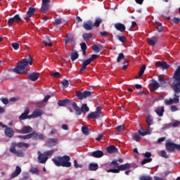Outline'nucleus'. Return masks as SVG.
Here are the masks:
<instances>
[{
	"label": "nucleus",
	"mask_w": 180,
	"mask_h": 180,
	"mask_svg": "<svg viewBox=\"0 0 180 180\" xmlns=\"http://www.w3.org/2000/svg\"><path fill=\"white\" fill-rule=\"evenodd\" d=\"M173 82H169V85L172 88L174 92V98L166 99L165 101V105H172V103H179V96L180 94V65L178 66L173 75Z\"/></svg>",
	"instance_id": "obj_1"
},
{
	"label": "nucleus",
	"mask_w": 180,
	"mask_h": 180,
	"mask_svg": "<svg viewBox=\"0 0 180 180\" xmlns=\"http://www.w3.org/2000/svg\"><path fill=\"white\" fill-rule=\"evenodd\" d=\"M32 65L33 64V61L32 60V56H29L28 59L24 58L22 62H19L16 68L13 69V71L15 72V74H26L27 72V70H26L27 65Z\"/></svg>",
	"instance_id": "obj_2"
},
{
	"label": "nucleus",
	"mask_w": 180,
	"mask_h": 180,
	"mask_svg": "<svg viewBox=\"0 0 180 180\" xmlns=\"http://www.w3.org/2000/svg\"><path fill=\"white\" fill-rule=\"evenodd\" d=\"M52 161L56 167H64L65 168H70L71 167V158L69 155L56 156L52 159Z\"/></svg>",
	"instance_id": "obj_3"
},
{
	"label": "nucleus",
	"mask_w": 180,
	"mask_h": 180,
	"mask_svg": "<svg viewBox=\"0 0 180 180\" xmlns=\"http://www.w3.org/2000/svg\"><path fill=\"white\" fill-rule=\"evenodd\" d=\"M18 139H21L22 140H30V139H32V140H44L46 136L43 134L39 135L36 131H33L27 135H19Z\"/></svg>",
	"instance_id": "obj_4"
},
{
	"label": "nucleus",
	"mask_w": 180,
	"mask_h": 180,
	"mask_svg": "<svg viewBox=\"0 0 180 180\" xmlns=\"http://www.w3.org/2000/svg\"><path fill=\"white\" fill-rule=\"evenodd\" d=\"M53 153H54V150L45 151L44 153H41L40 150L37 151L39 164H46L49 155H52Z\"/></svg>",
	"instance_id": "obj_5"
},
{
	"label": "nucleus",
	"mask_w": 180,
	"mask_h": 180,
	"mask_svg": "<svg viewBox=\"0 0 180 180\" xmlns=\"http://www.w3.org/2000/svg\"><path fill=\"white\" fill-rule=\"evenodd\" d=\"M165 148L169 153H174L175 150L180 151V144H176L172 141H167L165 142Z\"/></svg>",
	"instance_id": "obj_6"
},
{
	"label": "nucleus",
	"mask_w": 180,
	"mask_h": 180,
	"mask_svg": "<svg viewBox=\"0 0 180 180\" xmlns=\"http://www.w3.org/2000/svg\"><path fill=\"white\" fill-rule=\"evenodd\" d=\"M92 95V93L89 91H84L83 92L81 91H77L76 92V96L77 99L79 101H82V99H86V98H89Z\"/></svg>",
	"instance_id": "obj_7"
},
{
	"label": "nucleus",
	"mask_w": 180,
	"mask_h": 180,
	"mask_svg": "<svg viewBox=\"0 0 180 180\" xmlns=\"http://www.w3.org/2000/svg\"><path fill=\"white\" fill-rule=\"evenodd\" d=\"M29 113H22L20 117V120H25V119H32L33 117L34 119H36V117H39V116H41L43 113H32L31 115H27Z\"/></svg>",
	"instance_id": "obj_8"
},
{
	"label": "nucleus",
	"mask_w": 180,
	"mask_h": 180,
	"mask_svg": "<svg viewBox=\"0 0 180 180\" xmlns=\"http://www.w3.org/2000/svg\"><path fill=\"white\" fill-rule=\"evenodd\" d=\"M50 8V0H42L41 7L40 8V12L41 13H46L49 8Z\"/></svg>",
	"instance_id": "obj_9"
},
{
	"label": "nucleus",
	"mask_w": 180,
	"mask_h": 180,
	"mask_svg": "<svg viewBox=\"0 0 180 180\" xmlns=\"http://www.w3.org/2000/svg\"><path fill=\"white\" fill-rule=\"evenodd\" d=\"M9 151L12 154H14V155H16V157H20V158L25 157V153H23L22 150H17L15 146H11L9 148Z\"/></svg>",
	"instance_id": "obj_10"
},
{
	"label": "nucleus",
	"mask_w": 180,
	"mask_h": 180,
	"mask_svg": "<svg viewBox=\"0 0 180 180\" xmlns=\"http://www.w3.org/2000/svg\"><path fill=\"white\" fill-rule=\"evenodd\" d=\"M89 157H94V158H102L104 155L103 151L97 150L94 152H90L88 153Z\"/></svg>",
	"instance_id": "obj_11"
},
{
	"label": "nucleus",
	"mask_w": 180,
	"mask_h": 180,
	"mask_svg": "<svg viewBox=\"0 0 180 180\" xmlns=\"http://www.w3.org/2000/svg\"><path fill=\"white\" fill-rule=\"evenodd\" d=\"M18 133L21 134H30V133H33V128L30 126H24L21 130H18Z\"/></svg>",
	"instance_id": "obj_12"
},
{
	"label": "nucleus",
	"mask_w": 180,
	"mask_h": 180,
	"mask_svg": "<svg viewBox=\"0 0 180 180\" xmlns=\"http://www.w3.org/2000/svg\"><path fill=\"white\" fill-rule=\"evenodd\" d=\"M155 65L162 70H168L171 67V65H168L165 61H158L155 63Z\"/></svg>",
	"instance_id": "obj_13"
},
{
	"label": "nucleus",
	"mask_w": 180,
	"mask_h": 180,
	"mask_svg": "<svg viewBox=\"0 0 180 180\" xmlns=\"http://www.w3.org/2000/svg\"><path fill=\"white\" fill-rule=\"evenodd\" d=\"M34 12H36V8L34 7H30L27 12V16L25 17V20L29 22L30 18L34 15Z\"/></svg>",
	"instance_id": "obj_14"
},
{
	"label": "nucleus",
	"mask_w": 180,
	"mask_h": 180,
	"mask_svg": "<svg viewBox=\"0 0 180 180\" xmlns=\"http://www.w3.org/2000/svg\"><path fill=\"white\" fill-rule=\"evenodd\" d=\"M30 145H29V143H23V142H13L11 143V146L13 147H18V148H23V147H25V148H29Z\"/></svg>",
	"instance_id": "obj_15"
},
{
	"label": "nucleus",
	"mask_w": 180,
	"mask_h": 180,
	"mask_svg": "<svg viewBox=\"0 0 180 180\" xmlns=\"http://www.w3.org/2000/svg\"><path fill=\"white\" fill-rule=\"evenodd\" d=\"M65 46H67L68 44H75L74 43V35H72V34H66L65 39Z\"/></svg>",
	"instance_id": "obj_16"
},
{
	"label": "nucleus",
	"mask_w": 180,
	"mask_h": 180,
	"mask_svg": "<svg viewBox=\"0 0 180 180\" xmlns=\"http://www.w3.org/2000/svg\"><path fill=\"white\" fill-rule=\"evenodd\" d=\"M158 39H159L158 35L152 37L151 38L148 39V44H149V46L154 47V46L157 44V42L158 41Z\"/></svg>",
	"instance_id": "obj_17"
},
{
	"label": "nucleus",
	"mask_w": 180,
	"mask_h": 180,
	"mask_svg": "<svg viewBox=\"0 0 180 180\" xmlns=\"http://www.w3.org/2000/svg\"><path fill=\"white\" fill-rule=\"evenodd\" d=\"M83 27L85 30H92L94 29V23L91 20H88L83 23Z\"/></svg>",
	"instance_id": "obj_18"
},
{
	"label": "nucleus",
	"mask_w": 180,
	"mask_h": 180,
	"mask_svg": "<svg viewBox=\"0 0 180 180\" xmlns=\"http://www.w3.org/2000/svg\"><path fill=\"white\" fill-rule=\"evenodd\" d=\"M114 26L116 30H118V32H121V33H123V32L126 30V26H124V24L117 22L115 23Z\"/></svg>",
	"instance_id": "obj_19"
},
{
	"label": "nucleus",
	"mask_w": 180,
	"mask_h": 180,
	"mask_svg": "<svg viewBox=\"0 0 180 180\" xmlns=\"http://www.w3.org/2000/svg\"><path fill=\"white\" fill-rule=\"evenodd\" d=\"M58 143V139L57 138H51L47 140V144L49 147H54Z\"/></svg>",
	"instance_id": "obj_20"
},
{
	"label": "nucleus",
	"mask_w": 180,
	"mask_h": 180,
	"mask_svg": "<svg viewBox=\"0 0 180 180\" xmlns=\"http://www.w3.org/2000/svg\"><path fill=\"white\" fill-rule=\"evenodd\" d=\"M91 63H92V61L89 58L84 60L79 74H82V72H84V71H85V70H86V67H88V65H89V64H91Z\"/></svg>",
	"instance_id": "obj_21"
},
{
	"label": "nucleus",
	"mask_w": 180,
	"mask_h": 180,
	"mask_svg": "<svg viewBox=\"0 0 180 180\" xmlns=\"http://www.w3.org/2000/svg\"><path fill=\"white\" fill-rule=\"evenodd\" d=\"M71 103V100L65 99V100H60L58 101V106H70Z\"/></svg>",
	"instance_id": "obj_22"
},
{
	"label": "nucleus",
	"mask_w": 180,
	"mask_h": 180,
	"mask_svg": "<svg viewBox=\"0 0 180 180\" xmlns=\"http://www.w3.org/2000/svg\"><path fill=\"white\" fill-rule=\"evenodd\" d=\"M117 151H119V149L113 145L107 147V153H108V154H115L117 153Z\"/></svg>",
	"instance_id": "obj_23"
},
{
	"label": "nucleus",
	"mask_w": 180,
	"mask_h": 180,
	"mask_svg": "<svg viewBox=\"0 0 180 180\" xmlns=\"http://www.w3.org/2000/svg\"><path fill=\"white\" fill-rule=\"evenodd\" d=\"M40 74H39L38 72H32V73H30L29 75H28V79H30V81H37L39 79V75Z\"/></svg>",
	"instance_id": "obj_24"
},
{
	"label": "nucleus",
	"mask_w": 180,
	"mask_h": 180,
	"mask_svg": "<svg viewBox=\"0 0 180 180\" xmlns=\"http://www.w3.org/2000/svg\"><path fill=\"white\" fill-rule=\"evenodd\" d=\"M5 134L7 136V137H13L15 134V131H13V129L11 127H7L5 129Z\"/></svg>",
	"instance_id": "obj_25"
},
{
	"label": "nucleus",
	"mask_w": 180,
	"mask_h": 180,
	"mask_svg": "<svg viewBox=\"0 0 180 180\" xmlns=\"http://www.w3.org/2000/svg\"><path fill=\"white\" fill-rule=\"evenodd\" d=\"M21 172H22V169L20 168V167L17 166L15 167V172L11 174V178L13 179V178H16V176H19Z\"/></svg>",
	"instance_id": "obj_26"
},
{
	"label": "nucleus",
	"mask_w": 180,
	"mask_h": 180,
	"mask_svg": "<svg viewBox=\"0 0 180 180\" xmlns=\"http://www.w3.org/2000/svg\"><path fill=\"white\" fill-rule=\"evenodd\" d=\"M131 167V165L130 163H125L118 167L120 171H126L127 169H130Z\"/></svg>",
	"instance_id": "obj_27"
},
{
	"label": "nucleus",
	"mask_w": 180,
	"mask_h": 180,
	"mask_svg": "<svg viewBox=\"0 0 180 180\" xmlns=\"http://www.w3.org/2000/svg\"><path fill=\"white\" fill-rule=\"evenodd\" d=\"M70 106H72L74 110L75 111L76 113H81V108L78 106L77 103L72 102V101H70Z\"/></svg>",
	"instance_id": "obj_28"
},
{
	"label": "nucleus",
	"mask_w": 180,
	"mask_h": 180,
	"mask_svg": "<svg viewBox=\"0 0 180 180\" xmlns=\"http://www.w3.org/2000/svg\"><path fill=\"white\" fill-rule=\"evenodd\" d=\"M150 84H151V85H153V91H157V89H158V88H160L161 86L160 85V84L158 83V82H157V80H155L154 79L150 80Z\"/></svg>",
	"instance_id": "obj_29"
},
{
	"label": "nucleus",
	"mask_w": 180,
	"mask_h": 180,
	"mask_svg": "<svg viewBox=\"0 0 180 180\" xmlns=\"http://www.w3.org/2000/svg\"><path fill=\"white\" fill-rule=\"evenodd\" d=\"M158 82H160L159 85L165 88V85H167V81H165V79H164V77H162V75H159L158 76Z\"/></svg>",
	"instance_id": "obj_30"
},
{
	"label": "nucleus",
	"mask_w": 180,
	"mask_h": 180,
	"mask_svg": "<svg viewBox=\"0 0 180 180\" xmlns=\"http://www.w3.org/2000/svg\"><path fill=\"white\" fill-rule=\"evenodd\" d=\"M99 169V165L97 163H90L89 165V171H97Z\"/></svg>",
	"instance_id": "obj_31"
},
{
	"label": "nucleus",
	"mask_w": 180,
	"mask_h": 180,
	"mask_svg": "<svg viewBox=\"0 0 180 180\" xmlns=\"http://www.w3.org/2000/svg\"><path fill=\"white\" fill-rule=\"evenodd\" d=\"M82 112V113H88V112H89V107H88L86 103L82 104V107L80 108V112Z\"/></svg>",
	"instance_id": "obj_32"
},
{
	"label": "nucleus",
	"mask_w": 180,
	"mask_h": 180,
	"mask_svg": "<svg viewBox=\"0 0 180 180\" xmlns=\"http://www.w3.org/2000/svg\"><path fill=\"white\" fill-rule=\"evenodd\" d=\"M155 26L158 33H162L164 28L162 27V24H161V22H155Z\"/></svg>",
	"instance_id": "obj_33"
},
{
	"label": "nucleus",
	"mask_w": 180,
	"mask_h": 180,
	"mask_svg": "<svg viewBox=\"0 0 180 180\" xmlns=\"http://www.w3.org/2000/svg\"><path fill=\"white\" fill-rule=\"evenodd\" d=\"M101 114L99 113H90L87 116V119H99Z\"/></svg>",
	"instance_id": "obj_34"
},
{
	"label": "nucleus",
	"mask_w": 180,
	"mask_h": 180,
	"mask_svg": "<svg viewBox=\"0 0 180 180\" xmlns=\"http://www.w3.org/2000/svg\"><path fill=\"white\" fill-rule=\"evenodd\" d=\"M79 57V54H78V52L77 51H73V52L71 53V60L72 61H75Z\"/></svg>",
	"instance_id": "obj_35"
},
{
	"label": "nucleus",
	"mask_w": 180,
	"mask_h": 180,
	"mask_svg": "<svg viewBox=\"0 0 180 180\" xmlns=\"http://www.w3.org/2000/svg\"><path fill=\"white\" fill-rule=\"evenodd\" d=\"M103 20L101 18H96L95 22L93 24L94 27H99L101 26V23H102Z\"/></svg>",
	"instance_id": "obj_36"
},
{
	"label": "nucleus",
	"mask_w": 180,
	"mask_h": 180,
	"mask_svg": "<svg viewBox=\"0 0 180 180\" xmlns=\"http://www.w3.org/2000/svg\"><path fill=\"white\" fill-rule=\"evenodd\" d=\"M13 22H16V23H19V22H22V18H20V15L16 14L14 17L11 18Z\"/></svg>",
	"instance_id": "obj_37"
},
{
	"label": "nucleus",
	"mask_w": 180,
	"mask_h": 180,
	"mask_svg": "<svg viewBox=\"0 0 180 180\" xmlns=\"http://www.w3.org/2000/svg\"><path fill=\"white\" fill-rule=\"evenodd\" d=\"M92 33H84L82 34L84 40H89V39H92Z\"/></svg>",
	"instance_id": "obj_38"
},
{
	"label": "nucleus",
	"mask_w": 180,
	"mask_h": 180,
	"mask_svg": "<svg viewBox=\"0 0 180 180\" xmlns=\"http://www.w3.org/2000/svg\"><path fill=\"white\" fill-rule=\"evenodd\" d=\"M151 161H153V158H146L141 161V165H146V164H148V162H151Z\"/></svg>",
	"instance_id": "obj_39"
},
{
	"label": "nucleus",
	"mask_w": 180,
	"mask_h": 180,
	"mask_svg": "<svg viewBox=\"0 0 180 180\" xmlns=\"http://www.w3.org/2000/svg\"><path fill=\"white\" fill-rule=\"evenodd\" d=\"M119 163H117V160H112L110 164V167L112 168H119Z\"/></svg>",
	"instance_id": "obj_40"
},
{
	"label": "nucleus",
	"mask_w": 180,
	"mask_h": 180,
	"mask_svg": "<svg viewBox=\"0 0 180 180\" xmlns=\"http://www.w3.org/2000/svg\"><path fill=\"white\" fill-rule=\"evenodd\" d=\"M117 40L121 41V43H126V41H127V39L126 37H124V36L117 35Z\"/></svg>",
	"instance_id": "obj_41"
},
{
	"label": "nucleus",
	"mask_w": 180,
	"mask_h": 180,
	"mask_svg": "<svg viewBox=\"0 0 180 180\" xmlns=\"http://www.w3.org/2000/svg\"><path fill=\"white\" fill-rule=\"evenodd\" d=\"M82 131L83 134H85V136H88V134H89V129L86 127H82Z\"/></svg>",
	"instance_id": "obj_42"
},
{
	"label": "nucleus",
	"mask_w": 180,
	"mask_h": 180,
	"mask_svg": "<svg viewBox=\"0 0 180 180\" xmlns=\"http://www.w3.org/2000/svg\"><path fill=\"white\" fill-rule=\"evenodd\" d=\"M122 60H124V54L123 53H120L118 54V56L117 58V63H120Z\"/></svg>",
	"instance_id": "obj_43"
},
{
	"label": "nucleus",
	"mask_w": 180,
	"mask_h": 180,
	"mask_svg": "<svg viewBox=\"0 0 180 180\" xmlns=\"http://www.w3.org/2000/svg\"><path fill=\"white\" fill-rule=\"evenodd\" d=\"M146 123L148 126H150L153 124V117H151V115H148L146 117Z\"/></svg>",
	"instance_id": "obj_44"
},
{
	"label": "nucleus",
	"mask_w": 180,
	"mask_h": 180,
	"mask_svg": "<svg viewBox=\"0 0 180 180\" xmlns=\"http://www.w3.org/2000/svg\"><path fill=\"white\" fill-rule=\"evenodd\" d=\"M30 172L34 174L35 175H39V169L36 167H32L30 170Z\"/></svg>",
	"instance_id": "obj_45"
},
{
	"label": "nucleus",
	"mask_w": 180,
	"mask_h": 180,
	"mask_svg": "<svg viewBox=\"0 0 180 180\" xmlns=\"http://www.w3.org/2000/svg\"><path fill=\"white\" fill-rule=\"evenodd\" d=\"M138 132H139V136H147V134H148V131H144V129H139V131H138Z\"/></svg>",
	"instance_id": "obj_46"
},
{
	"label": "nucleus",
	"mask_w": 180,
	"mask_h": 180,
	"mask_svg": "<svg viewBox=\"0 0 180 180\" xmlns=\"http://www.w3.org/2000/svg\"><path fill=\"white\" fill-rule=\"evenodd\" d=\"M107 172H112V174H119L120 172V170L119 168L117 169H110L107 170Z\"/></svg>",
	"instance_id": "obj_47"
},
{
	"label": "nucleus",
	"mask_w": 180,
	"mask_h": 180,
	"mask_svg": "<svg viewBox=\"0 0 180 180\" xmlns=\"http://www.w3.org/2000/svg\"><path fill=\"white\" fill-rule=\"evenodd\" d=\"M92 49L95 51V53H101V48H99V46H98L96 44L92 46Z\"/></svg>",
	"instance_id": "obj_48"
},
{
	"label": "nucleus",
	"mask_w": 180,
	"mask_h": 180,
	"mask_svg": "<svg viewBox=\"0 0 180 180\" xmlns=\"http://www.w3.org/2000/svg\"><path fill=\"white\" fill-rule=\"evenodd\" d=\"M172 127V123L165 124L162 127V130H167V129H171Z\"/></svg>",
	"instance_id": "obj_49"
},
{
	"label": "nucleus",
	"mask_w": 180,
	"mask_h": 180,
	"mask_svg": "<svg viewBox=\"0 0 180 180\" xmlns=\"http://www.w3.org/2000/svg\"><path fill=\"white\" fill-rule=\"evenodd\" d=\"M62 85L63 86V88H68V85H70V82L67 79H63L62 81Z\"/></svg>",
	"instance_id": "obj_50"
},
{
	"label": "nucleus",
	"mask_w": 180,
	"mask_h": 180,
	"mask_svg": "<svg viewBox=\"0 0 180 180\" xmlns=\"http://www.w3.org/2000/svg\"><path fill=\"white\" fill-rule=\"evenodd\" d=\"M133 140H134L135 141H140L141 140V136H140L139 134H134L133 136Z\"/></svg>",
	"instance_id": "obj_51"
},
{
	"label": "nucleus",
	"mask_w": 180,
	"mask_h": 180,
	"mask_svg": "<svg viewBox=\"0 0 180 180\" xmlns=\"http://www.w3.org/2000/svg\"><path fill=\"white\" fill-rule=\"evenodd\" d=\"M146 65H143L142 67L141 68L139 75H143L144 74V72L146 71Z\"/></svg>",
	"instance_id": "obj_52"
},
{
	"label": "nucleus",
	"mask_w": 180,
	"mask_h": 180,
	"mask_svg": "<svg viewBox=\"0 0 180 180\" xmlns=\"http://www.w3.org/2000/svg\"><path fill=\"white\" fill-rule=\"evenodd\" d=\"M155 113H164V106L159 107L155 110Z\"/></svg>",
	"instance_id": "obj_53"
},
{
	"label": "nucleus",
	"mask_w": 180,
	"mask_h": 180,
	"mask_svg": "<svg viewBox=\"0 0 180 180\" xmlns=\"http://www.w3.org/2000/svg\"><path fill=\"white\" fill-rule=\"evenodd\" d=\"M140 180H153V177L150 176H141L139 178Z\"/></svg>",
	"instance_id": "obj_54"
},
{
	"label": "nucleus",
	"mask_w": 180,
	"mask_h": 180,
	"mask_svg": "<svg viewBox=\"0 0 180 180\" xmlns=\"http://www.w3.org/2000/svg\"><path fill=\"white\" fill-rule=\"evenodd\" d=\"M160 154L161 157H162L163 158H169V156H168L165 150H161Z\"/></svg>",
	"instance_id": "obj_55"
},
{
	"label": "nucleus",
	"mask_w": 180,
	"mask_h": 180,
	"mask_svg": "<svg viewBox=\"0 0 180 180\" xmlns=\"http://www.w3.org/2000/svg\"><path fill=\"white\" fill-rule=\"evenodd\" d=\"M15 23V21H13V19L12 18H8V26L9 27H12V25Z\"/></svg>",
	"instance_id": "obj_56"
},
{
	"label": "nucleus",
	"mask_w": 180,
	"mask_h": 180,
	"mask_svg": "<svg viewBox=\"0 0 180 180\" xmlns=\"http://www.w3.org/2000/svg\"><path fill=\"white\" fill-rule=\"evenodd\" d=\"M74 167L75 168H82V165L78 164V162L77 160H74Z\"/></svg>",
	"instance_id": "obj_57"
},
{
	"label": "nucleus",
	"mask_w": 180,
	"mask_h": 180,
	"mask_svg": "<svg viewBox=\"0 0 180 180\" xmlns=\"http://www.w3.org/2000/svg\"><path fill=\"white\" fill-rule=\"evenodd\" d=\"M1 101L4 104V105H8L9 103V100L8 98H1Z\"/></svg>",
	"instance_id": "obj_58"
},
{
	"label": "nucleus",
	"mask_w": 180,
	"mask_h": 180,
	"mask_svg": "<svg viewBox=\"0 0 180 180\" xmlns=\"http://www.w3.org/2000/svg\"><path fill=\"white\" fill-rule=\"evenodd\" d=\"M51 76L53 77V78H60V77H61V74H60L59 72H56L52 74Z\"/></svg>",
	"instance_id": "obj_59"
},
{
	"label": "nucleus",
	"mask_w": 180,
	"mask_h": 180,
	"mask_svg": "<svg viewBox=\"0 0 180 180\" xmlns=\"http://www.w3.org/2000/svg\"><path fill=\"white\" fill-rule=\"evenodd\" d=\"M91 113H102V107L97 106L96 112H91Z\"/></svg>",
	"instance_id": "obj_60"
},
{
	"label": "nucleus",
	"mask_w": 180,
	"mask_h": 180,
	"mask_svg": "<svg viewBox=\"0 0 180 180\" xmlns=\"http://www.w3.org/2000/svg\"><path fill=\"white\" fill-rule=\"evenodd\" d=\"M11 46H12L13 49H14V50H18L19 49V44L18 43H16V42L13 43L11 44Z\"/></svg>",
	"instance_id": "obj_61"
},
{
	"label": "nucleus",
	"mask_w": 180,
	"mask_h": 180,
	"mask_svg": "<svg viewBox=\"0 0 180 180\" xmlns=\"http://www.w3.org/2000/svg\"><path fill=\"white\" fill-rule=\"evenodd\" d=\"M80 47L82 50H86L88 49V46H86V44L85 42H82L80 44Z\"/></svg>",
	"instance_id": "obj_62"
},
{
	"label": "nucleus",
	"mask_w": 180,
	"mask_h": 180,
	"mask_svg": "<svg viewBox=\"0 0 180 180\" xmlns=\"http://www.w3.org/2000/svg\"><path fill=\"white\" fill-rule=\"evenodd\" d=\"M116 130H117V131H123L124 130V126L123 125H120L116 127Z\"/></svg>",
	"instance_id": "obj_63"
},
{
	"label": "nucleus",
	"mask_w": 180,
	"mask_h": 180,
	"mask_svg": "<svg viewBox=\"0 0 180 180\" xmlns=\"http://www.w3.org/2000/svg\"><path fill=\"white\" fill-rule=\"evenodd\" d=\"M179 124H180V122L179 121H176L172 123V127H178Z\"/></svg>",
	"instance_id": "obj_64"
}]
</instances>
